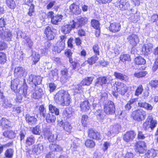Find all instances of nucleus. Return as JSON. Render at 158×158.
Listing matches in <instances>:
<instances>
[{"label":"nucleus","instance_id":"1","mask_svg":"<svg viewBox=\"0 0 158 158\" xmlns=\"http://www.w3.org/2000/svg\"><path fill=\"white\" fill-rule=\"evenodd\" d=\"M69 97L68 91L62 90L56 93L54 99L56 103H61L68 106L69 105Z\"/></svg>","mask_w":158,"mask_h":158},{"label":"nucleus","instance_id":"2","mask_svg":"<svg viewBox=\"0 0 158 158\" xmlns=\"http://www.w3.org/2000/svg\"><path fill=\"white\" fill-rule=\"evenodd\" d=\"M146 112L142 109H138L133 112L132 116L135 121L140 122L146 118Z\"/></svg>","mask_w":158,"mask_h":158},{"label":"nucleus","instance_id":"3","mask_svg":"<svg viewBox=\"0 0 158 158\" xmlns=\"http://www.w3.org/2000/svg\"><path fill=\"white\" fill-rule=\"evenodd\" d=\"M77 23H75L74 20H73L72 22L70 23V26H71V27H70V31L71 30V28H74L85 25L87 23L88 19L87 18L85 17H80L79 16L77 17Z\"/></svg>","mask_w":158,"mask_h":158},{"label":"nucleus","instance_id":"4","mask_svg":"<svg viewBox=\"0 0 158 158\" xmlns=\"http://www.w3.org/2000/svg\"><path fill=\"white\" fill-rule=\"evenodd\" d=\"M66 39V37L65 36H60L57 43L54 46L53 50L55 52H57L58 53L60 52L64 48Z\"/></svg>","mask_w":158,"mask_h":158},{"label":"nucleus","instance_id":"5","mask_svg":"<svg viewBox=\"0 0 158 158\" xmlns=\"http://www.w3.org/2000/svg\"><path fill=\"white\" fill-rule=\"evenodd\" d=\"M114 86L116 88V91L122 95H124L127 91L128 87L127 85L122 82L115 81Z\"/></svg>","mask_w":158,"mask_h":158},{"label":"nucleus","instance_id":"6","mask_svg":"<svg viewBox=\"0 0 158 158\" xmlns=\"http://www.w3.org/2000/svg\"><path fill=\"white\" fill-rule=\"evenodd\" d=\"M27 86L25 84L22 86L18 91V93L17 94L16 101L19 102H20L23 96L25 97H27L29 94L27 91Z\"/></svg>","mask_w":158,"mask_h":158},{"label":"nucleus","instance_id":"7","mask_svg":"<svg viewBox=\"0 0 158 158\" xmlns=\"http://www.w3.org/2000/svg\"><path fill=\"white\" fill-rule=\"evenodd\" d=\"M111 80V77L109 75L99 77L97 79L94 86L97 87H102L103 84L109 83Z\"/></svg>","mask_w":158,"mask_h":158},{"label":"nucleus","instance_id":"8","mask_svg":"<svg viewBox=\"0 0 158 158\" xmlns=\"http://www.w3.org/2000/svg\"><path fill=\"white\" fill-rule=\"evenodd\" d=\"M104 109L105 112L106 114L111 115L114 114L115 110L114 103L112 101H108L105 104Z\"/></svg>","mask_w":158,"mask_h":158},{"label":"nucleus","instance_id":"9","mask_svg":"<svg viewBox=\"0 0 158 158\" xmlns=\"http://www.w3.org/2000/svg\"><path fill=\"white\" fill-rule=\"evenodd\" d=\"M135 146L136 152L140 153H144L147 149L146 143L143 141L136 142Z\"/></svg>","mask_w":158,"mask_h":158},{"label":"nucleus","instance_id":"10","mask_svg":"<svg viewBox=\"0 0 158 158\" xmlns=\"http://www.w3.org/2000/svg\"><path fill=\"white\" fill-rule=\"evenodd\" d=\"M27 72L24 68L22 66H17L14 69V75L16 78H20L22 76H26Z\"/></svg>","mask_w":158,"mask_h":158},{"label":"nucleus","instance_id":"11","mask_svg":"<svg viewBox=\"0 0 158 158\" xmlns=\"http://www.w3.org/2000/svg\"><path fill=\"white\" fill-rule=\"evenodd\" d=\"M42 81V78L39 76H36L32 74L29 75L27 79V82L29 84H34L35 86L37 85L40 84Z\"/></svg>","mask_w":158,"mask_h":158},{"label":"nucleus","instance_id":"12","mask_svg":"<svg viewBox=\"0 0 158 158\" xmlns=\"http://www.w3.org/2000/svg\"><path fill=\"white\" fill-rule=\"evenodd\" d=\"M44 135L45 139H47L49 142H53L57 139V134L54 135L48 129L44 130Z\"/></svg>","mask_w":158,"mask_h":158},{"label":"nucleus","instance_id":"13","mask_svg":"<svg viewBox=\"0 0 158 158\" xmlns=\"http://www.w3.org/2000/svg\"><path fill=\"white\" fill-rule=\"evenodd\" d=\"M56 30L52 27L49 26L47 27L44 31V33L46 35L47 37L49 40H51L54 39Z\"/></svg>","mask_w":158,"mask_h":158},{"label":"nucleus","instance_id":"14","mask_svg":"<svg viewBox=\"0 0 158 158\" xmlns=\"http://www.w3.org/2000/svg\"><path fill=\"white\" fill-rule=\"evenodd\" d=\"M136 134L133 131L127 132L123 135V140L127 142L132 141L135 138Z\"/></svg>","mask_w":158,"mask_h":158},{"label":"nucleus","instance_id":"15","mask_svg":"<svg viewBox=\"0 0 158 158\" xmlns=\"http://www.w3.org/2000/svg\"><path fill=\"white\" fill-rule=\"evenodd\" d=\"M1 31L0 35L2 39L7 41L11 40L12 38V35L10 31L5 28L3 30Z\"/></svg>","mask_w":158,"mask_h":158},{"label":"nucleus","instance_id":"16","mask_svg":"<svg viewBox=\"0 0 158 158\" xmlns=\"http://www.w3.org/2000/svg\"><path fill=\"white\" fill-rule=\"evenodd\" d=\"M128 42L133 47L135 46L139 42L138 36L135 34H132L129 36L127 38Z\"/></svg>","mask_w":158,"mask_h":158},{"label":"nucleus","instance_id":"17","mask_svg":"<svg viewBox=\"0 0 158 158\" xmlns=\"http://www.w3.org/2000/svg\"><path fill=\"white\" fill-rule=\"evenodd\" d=\"M32 152L36 155H39L42 153L44 149V146L42 143L34 145L32 147Z\"/></svg>","mask_w":158,"mask_h":158},{"label":"nucleus","instance_id":"18","mask_svg":"<svg viewBox=\"0 0 158 158\" xmlns=\"http://www.w3.org/2000/svg\"><path fill=\"white\" fill-rule=\"evenodd\" d=\"M97 119L100 121L102 122L106 118L105 111L99 109L95 112Z\"/></svg>","mask_w":158,"mask_h":158},{"label":"nucleus","instance_id":"19","mask_svg":"<svg viewBox=\"0 0 158 158\" xmlns=\"http://www.w3.org/2000/svg\"><path fill=\"white\" fill-rule=\"evenodd\" d=\"M22 82L19 78H15L11 81V88L15 93H17L18 91L17 87L18 85Z\"/></svg>","mask_w":158,"mask_h":158},{"label":"nucleus","instance_id":"20","mask_svg":"<svg viewBox=\"0 0 158 158\" xmlns=\"http://www.w3.org/2000/svg\"><path fill=\"white\" fill-rule=\"evenodd\" d=\"M121 29L120 24L117 23H110L109 29L111 32H116L119 31Z\"/></svg>","mask_w":158,"mask_h":158},{"label":"nucleus","instance_id":"21","mask_svg":"<svg viewBox=\"0 0 158 158\" xmlns=\"http://www.w3.org/2000/svg\"><path fill=\"white\" fill-rule=\"evenodd\" d=\"M89 136L93 139L99 140L101 139L100 133L94 131L92 129H89L88 131Z\"/></svg>","mask_w":158,"mask_h":158},{"label":"nucleus","instance_id":"22","mask_svg":"<svg viewBox=\"0 0 158 158\" xmlns=\"http://www.w3.org/2000/svg\"><path fill=\"white\" fill-rule=\"evenodd\" d=\"M69 54L70 63L71 64L70 65V67L72 69V70H71V72L73 73L74 71H78L80 68V67L78 66L79 64L76 62L73 61L72 59L70 57V56H71L72 53L71 52L70 50Z\"/></svg>","mask_w":158,"mask_h":158},{"label":"nucleus","instance_id":"23","mask_svg":"<svg viewBox=\"0 0 158 158\" xmlns=\"http://www.w3.org/2000/svg\"><path fill=\"white\" fill-rule=\"evenodd\" d=\"M90 104L88 100L82 102L81 104L80 107L82 111L87 112L90 110Z\"/></svg>","mask_w":158,"mask_h":158},{"label":"nucleus","instance_id":"24","mask_svg":"<svg viewBox=\"0 0 158 158\" xmlns=\"http://www.w3.org/2000/svg\"><path fill=\"white\" fill-rule=\"evenodd\" d=\"M70 9L73 13L76 15H79L82 12L79 6L75 4H73L71 5L70 6Z\"/></svg>","mask_w":158,"mask_h":158},{"label":"nucleus","instance_id":"25","mask_svg":"<svg viewBox=\"0 0 158 158\" xmlns=\"http://www.w3.org/2000/svg\"><path fill=\"white\" fill-rule=\"evenodd\" d=\"M153 53L156 56V58L152 69L154 71H155L158 68V47L154 49Z\"/></svg>","mask_w":158,"mask_h":158},{"label":"nucleus","instance_id":"26","mask_svg":"<svg viewBox=\"0 0 158 158\" xmlns=\"http://www.w3.org/2000/svg\"><path fill=\"white\" fill-rule=\"evenodd\" d=\"M113 75L116 78L121 80L127 81L128 79V77L126 75L118 72H114Z\"/></svg>","mask_w":158,"mask_h":158},{"label":"nucleus","instance_id":"27","mask_svg":"<svg viewBox=\"0 0 158 158\" xmlns=\"http://www.w3.org/2000/svg\"><path fill=\"white\" fill-rule=\"evenodd\" d=\"M121 128V126L120 124L118 123H115L110 127V132L114 135L118 134Z\"/></svg>","mask_w":158,"mask_h":158},{"label":"nucleus","instance_id":"28","mask_svg":"<svg viewBox=\"0 0 158 158\" xmlns=\"http://www.w3.org/2000/svg\"><path fill=\"white\" fill-rule=\"evenodd\" d=\"M93 77H85L81 82L82 85H89L92 84L94 79Z\"/></svg>","mask_w":158,"mask_h":158},{"label":"nucleus","instance_id":"29","mask_svg":"<svg viewBox=\"0 0 158 158\" xmlns=\"http://www.w3.org/2000/svg\"><path fill=\"white\" fill-rule=\"evenodd\" d=\"M120 2L119 7L122 10H127L130 8V4L128 1L126 0L124 1L121 0Z\"/></svg>","mask_w":158,"mask_h":158},{"label":"nucleus","instance_id":"30","mask_svg":"<svg viewBox=\"0 0 158 158\" xmlns=\"http://www.w3.org/2000/svg\"><path fill=\"white\" fill-rule=\"evenodd\" d=\"M138 105L139 106L147 110H152L153 109V106L151 104L145 102L140 101L138 103Z\"/></svg>","mask_w":158,"mask_h":158},{"label":"nucleus","instance_id":"31","mask_svg":"<svg viewBox=\"0 0 158 158\" xmlns=\"http://www.w3.org/2000/svg\"><path fill=\"white\" fill-rule=\"evenodd\" d=\"M153 47V44L150 43L145 44L143 47L142 50L145 54L148 53L151 51Z\"/></svg>","mask_w":158,"mask_h":158},{"label":"nucleus","instance_id":"32","mask_svg":"<svg viewBox=\"0 0 158 158\" xmlns=\"http://www.w3.org/2000/svg\"><path fill=\"white\" fill-rule=\"evenodd\" d=\"M45 118L46 122L48 123H54L56 119V116L52 114H50L48 112L47 114L44 118Z\"/></svg>","mask_w":158,"mask_h":158},{"label":"nucleus","instance_id":"33","mask_svg":"<svg viewBox=\"0 0 158 158\" xmlns=\"http://www.w3.org/2000/svg\"><path fill=\"white\" fill-rule=\"evenodd\" d=\"M1 126L3 128H7L10 127L11 122L8 119L5 118H2L0 121Z\"/></svg>","mask_w":158,"mask_h":158},{"label":"nucleus","instance_id":"34","mask_svg":"<svg viewBox=\"0 0 158 158\" xmlns=\"http://www.w3.org/2000/svg\"><path fill=\"white\" fill-rule=\"evenodd\" d=\"M3 135L6 137L10 139H13L16 136V133L12 131H7L3 133Z\"/></svg>","mask_w":158,"mask_h":158},{"label":"nucleus","instance_id":"35","mask_svg":"<svg viewBox=\"0 0 158 158\" xmlns=\"http://www.w3.org/2000/svg\"><path fill=\"white\" fill-rule=\"evenodd\" d=\"M157 152L155 150L151 149L148 151L147 153L145 154V157L146 158H154L156 156Z\"/></svg>","mask_w":158,"mask_h":158},{"label":"nucleus","instance_id":"36","mask_svg":"<svg viewBox=\"0 0 158 158\" xmlns=\"http://www.w3.org/2000/svg\"><path fill=\"white\" fill-rule=\"evenodd\" d=\"M26 120L27 122L30 125L35 123L37 121V118L34 116H31L29 115H26Z\"/></svg>","mask_w":158,"mask_h":158},{"label":"nucleus","instance_id":"37","mask_svg":"<svg viewBox=\"0 0 158 158\" xmlns=\"http://www.w3.org/2000/svg\"><path fill=\"white\" fill-rule=\"evenodd\" d=\"M63 16L61 15H57L54 16V17L51 20V23L57 25L59 22L61 21L62 19Z\"/></svg>","mask_w":158,"mask_h":158},{"label":"nucleus","instance_id":"38","mask_svg":"<svg viewBox=\"0 0 158 158\" xmlns=\"http://www.w3.org/2000/svg\"><path fill=\"white\" fill-rule=\"evenodd\" d=\"M148 120L150 122V125L151 129H152L156 126L157 124V121L156 120L153 119L152 115H150L148 116Z\"/></svg>","mask_w":158,"mask_h":158},{"label":"nucleus","instance_id":"39","mask_svg":"<svg viewBox=\"0 0 158 158\" xmlns=\"http://www.w3.org/2000/svg\"><path fill=\"white\" fill-rule=\"evenodd\" d=\"M49 111L51 113H54L55 115H57L59 114V109L55 106L50 104L48 106Z\"/></svg>","mask_w":158,"mask_h":158},{"label":"nucleus","instance_id":"40","mask_svg":"<svg viewBox=\"0 0 158 158\" xmlns=\"http://www.w3.org/2000/svg\"><path fill=\"white\" fill-rule=\"evenodd\" d=\"M35 142V138L32 135L27 137L26 140V145L27 146H30L34 144Z\"/></svg>","mask_w":158,"mask_h":158},{"label":"nucleus","instance_id":"41","mask_svg":"<svg viewBox=\"0 0 158 158\" xmlns=\"http://www.w3.org/2000/svg\"><path fill=\"white\" fill-rule=\"evenodd\" d=\"M32 60L34 64H35L39 60L40 56L38 53L33 52L31 55Z\"/></svg>","mask_w":158,"mask_h":158},{"label":"nucleus","instance_id":"42","mask_svg":"<svg viewBox=\"0 0 158 158\" xmlns=\"http://www.w3.org/2000/svg\"><path fill=\"white\" fill-rule=\"evenodd\" d=\"M49 148L52 151L59 152L61 151L62 149L60 146L53 143L50 145Z\"/></svg>","mask_w":158,"mask_h":158},{"label":"nucleus","instance_id":"43","mask_svg":"<svg viewBox=\"0 0 158 158\" xmlns=\"http://www.w3.org/2000/svg\"><path fill=\"white\" fill-rule=\"evenodd\" d=\"M136 99H131L125 106V107L126 110H129L131 108L132 106L135 104Z\"/></svg>","mask_w":158,"mask_h":158},{"label":"nucleus","instance_id":"44","mask_svg":"<svg viewBox=\"0 0 158 158\" xmlns=\"http://www.w3.org/2000/svg\"><path fill=\"white\" fill-rule=\"evenodd\" d=\"M120 60L123 62L126 61H129L131 60L130 56L127 54H123L121 55L120 57Z\"/></svg>","mask_w":158,"mask_h":158},{"label":"nucleus","instance_id":"45","mask_svg":"<svg viewBox=\"0 0 158 158\" xmlns=\"http://www.w3.org/2000/svg\"><path fill=\"white\" fill-rule=\"evenodd\" d=\"M24 43L27 46L30 48L31 49L32 48L33 43L32 41L31 40V38L28 37L25 38Z\"/></svg>","mask_w":158,"mask_h":158},{"label":"nucleus","instance_id":"46","mask_svg":"<svg viewBox=\"0 0 158 158\" xmlns=\"http://www.w3.org/2000/svg\"><path fill=\"white\" fill-rule=\"evenodd\" d=\"M135 61V63L138 65L144 64L146 63L145 60L141 56H139L136 58Z\"/></svg>","mask_w":158,"mask_h":158},{"label":"nucleus","instance_id":"47","mask_svg":"<svg viewBox=\"0 0 158 158\" xmlns=\"http://www.w3.org/2000/svg\"><path fill=\"white\" fill-rule=\"evenodd\" d=\"M98 57L95 55H94L92 57L88 59L87 62L90 65H92L96 63V61L98 60Z\"/></svg>","mask_w":158,"mask_h":158},{"label":"nucleus","instance_id":"48","mask_svg":"<svg viewBox=\"0 0 158 158\" xmlns=\"http://www.w3.org/2000/svg\"><path fill=\"white\" fill-rule=\"evenodd\" d=\"M88 117L85 114L82 115L81 118V123L84 127L86 126L88 123Z\"/></svg>","mask_w":158,"mask_h":158},{"label":"nucleus","instance_id":"49","mask_svg":"<svg viewBox=\"0 0 158 158\" xmlns=\"http://www.w3.org/2000/svg\"><path fill=\"white\" fill-rule=\"evenodd\" d=\"M85 145L87 147L92 148L95 146V143L92 140L88 139L85 141Z\"/></svg>","mask_w":158,"mask_h":158},{"label":"nucleus","instance_id":"50","mask_svg":"<svg viewBox=\"0 0 158 158\" xmlns=\"http://www.w3.org/2000/svg\"><path fill=\"white\" fill-rule=\"evenodd\" d=\"M7 6L11 9L14 8L16 6V4L14 0H6Z\"/></svg>","mask_w":158,"mask_h":158},{"label":"nucleus","instance_id":"51","mask_svg":"<svg viewBox=\"0 0 158 158\" xmlns=\"http://www.w3.org/2000/svg\"><path fill=\"white\" fill-rule=\"evenodd\" d=\"M91 24L92 26L94 28L97 30L100 28V24L98 21L95 19L92 20L91 21Z\"/></svg>","mask_w":158,"mask_h":158},{"label":"nucleus","instance_id":"52","mask_svg":"<svg viewBox=\"0 0 158 158\" xmlns=\"http://www.w3.org/2000/svg\"><path fill=\"white\" fill-rule=\"evenodd\" d=\"M14 150L11 149L9 148L7 149L5 152V156L7 158L12 157L13 155Z\"/></svg>","mask_w":158,"mask_h":158},{"label":"nucleus","instance_id":"53","mask_svg":"<svg viewBox=\"0 0 158 158\" xmlns=\"http://www.w3.org/2000/svg\"><path fill=\"white\" fill-rule=\"evenodd\" d=\"M147 74L146 71L137 72L134 74V76L137 77L139 78L145 76Z\"/></svg>","mask_w":158,"mask_h":158},{"label":"nucleus","instance_id":"54","mask_svg":"<svg viewBox=\"0 0 158 158\" xmlns=\"http://www.w3.org/2000/svg\"><path fill=\"white\" fill-rule=\"evenodd\" d=\"M82 85L81 83L77 85L73 89L74 92L77 93H81L83 89Z\"/></svg>","mask_w":158,"mask_h":158},{"label":"nucleus","instance_id":"55","mask_svg":"<svg viewBox=\"0 0 158 158\" xmlns=\"http://www.w3.org/2000/svg\"><path fill=\"white\" fill-rule=\"evenodd\" d=\"M6 56L3 52H0V63L4 64L6 61Z\"/></svg>","mask_w":158,"mask_h":158},{"label":"nucleus","instance_id":"56","mask_svg":"<svg viewBox=\"0 0 158 158\" xmlns=\"http://www.w3.org/2000/svg\"><path fill=\"white\" fill-rule=\"evenodd\" d=\"M143 86L142 85H139L137 89L136 90L135 95L137 96H138L139 95L141 94L143 91Z\"/></svg>","mask_w":158,"mask_h":158},{"label":"nucleus","instance_id":"57","mask_svg":"<svg viewBox=\"0 0 158 158\" xmlns=\"http://www.w3.org/2000/svg\"><path fill=\"white\" fill-rule=\"evenodd\" d=\"M32 131L34 134L40 135L41 132L40 129V127L39 126H36L33 127L32 128Z\"/></svg>","mask_w":158,"mask_h":158},{"label":"nucleus","instance_id":"58","mask_svg":"<svg viewBox=\"0 0 158 158\" xmlns=\"http://www.w3.org/2000/svg\"><path fill=\"white\" fill-rule=\"evenodd\" d=\"M149 85L152 88H156L158 87V80H152L150 82Z\"/></svg>","mask_w":158,"mask_h":158},{"label":"nucleus","instance_id":"59","mask_svg":"<svg viewBox=\"0 0 158 158\" xmlns=\"http://www.w3.org/2000/svg\"><path fill=\"white\" fill-rule=\"evenodd\" d=\"M79 144L76 141H74L73 144H71V149L73 151H75L77 150V148L79 147Z\"/></svg>","mask_w":158,"mask_h":158},{"label":"nucleus","instance_id":"60","mask_svg":"<svg viewBox=\"0 0 158 158\" xmlns=\"http://www.w3.org/2000/svg\"><path fill=\"white\" fill-rule=\"evenodd\" d=\"M93 50L95 56L99 55V47L98 44H95L93 46Z\"/></svg>","mask_w":158,"mask_h":158},{"label":"nucleus","instance_id":"61","mask_svg":"<svg viewBox=\"0 0 158 158\" xmlns=\"http://www.w3.org/2000/svg\"><path fill=\"white\" fill-rule=\"evenodd\" d=\"M130 15L131 17L130 18V19L132 22L135 23L138 21V16L137 15H135L132 13L130 14Z\"/></svg>","mask_w":158,"mask_h":158},{"label":"nucleus","instance_id":"62","mask_svg":"<svg viewBox=\"0 0 158 158\" xmlns=\"http://www.w3.org/2000/svg\"><path fill=\"white\" fill-rule=\"evenodd\" d=\"M3 106L6 108L10 107H11L12 105L9 102L7 99H5L3 101Z\"/></svg>","mask_w":158,"mask_h":158},{"label":"nucleus","instance_id":"63","mask_svg":"<svg viewBox=\"0 0 158 158\" xmlns=\"http://www.w3.org/2000/svg\"><path fill=\"white\" fill-rule=\"evenodd\" d=\"M69 25L67 24L64 26L62 27V30L65 34L69 33Z\"/></svg>","mask_w":158,"mask_h":158},{"label":"nucleus","instance_id":"64","mask_svg":"<svg viewBox=\"0 0 158 158\" xmlns=\"http://www.w3.org/2000/svg\"><path fill=\"white\" fill-rule=\"evenodd\" d=\"M143 128L145 130H148L149 128H151L150 126V122L148 120V118L146 119L145 122L143 124Z\"/></svg>","mask_w":158,"mask_h":158}]
</instances>
